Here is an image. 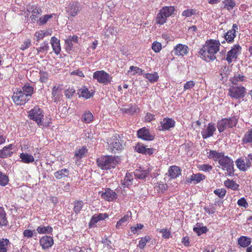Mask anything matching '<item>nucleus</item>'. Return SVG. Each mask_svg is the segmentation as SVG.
Segmentation results:
<instances>
[{"instance_id": "obj_1", "label": "nucleus", "mask_w": 252, "mask_h": 252, "mask_svg": "<svg viewBox=\"0 0 252 252\" xmlns=\"http://www.w3.org/2000/svg\"><path fill=\"white\" fill-rule=\"evenodd\" d=\"M220 42L215 39H208L200 49L198 54L206 62L214 61L216 54L220 51Z\"/></svg>"}, {"instance_id": "obj_2", "label": "nucleus", "mask_w": 252, "mask_h": 252, "mask_svg": "<svg viewBox=\"0 0 252 252\" xmlns=\"http://www.w3.org/2000/svg\"><path fill=\"white\" fill-rule=\"evenodd\" d=\"M208 157L215 161H218L221 169L224 171H226L229 176H231L234 174L233 159L227 156L224 155V153H219L216 151L210 150Z\"/></svg>"}, {"instance_id": "obj_3", "label": "nucleus", "mask_w": 252, "mask_h": 252, "mask_svg": "<svg viewBox=\"0 0 252 252\" xmlns=\"http://www.w3.org/2000/svg\"><path fill=\"white\" fill-rule=\"evenodd\" d=\"M118 157L112 156H104L97 159V165L102 170H109L114 168L119 163Z\"/></svg>"}, {"instance_id": "obj_4", "label": "nucleus", "mask_w": 252, "mask_h": 252, "mask_svg": "<svg viewBox=\"0 0 252 252\" xmlns=\"http://www.w3.org/2000/svg\"><path fill=\"white\" fill-rule=\"evenodd\" d=\"M28 116L30 119L35 121L39 126H47L51 123L50 121L45 123L43 122L44 116L43 111L37 106L29 111Z\"/></svg>"}, {"instance_id": "obj_5", "label": "nucleus", "mask_w": 252, "mask_h": 252, "mask_svg": "<svg viewBox=\"0 0 252 252\" xmlns=\"http://www.w3.org/2000/svg\"><path fill=\"white\" fill-rule=\"evenodd\" d=\"M237 119L235 117L223 118L217 123V127L220 132H222L227 128H232L237 124Z\"/></svg>"}, {"instance_id": "obj_6", "label": "nucleus", "mask_w": 252, "mask_h": 252, "mask_svg": "<svg viewBox=\"0 0 252 252\" xmlns=\"http://www.w3.org/2000/svg\"><path fill=\"white\" fill-rule=\"evenodd\" d=\"M108 150L114 153H119L123 149V146L117 136H114L107 141Z\"/></svg>"}, {"instance_id": "obj_7", "label": "nucleus", "mask_w": 252, "mask_h": 252, "mask_svg": "<svg viewBox=\"0 0 252 252\" xmlns=\"http://www.w3.org/2000/svg\"><path fill=\"white\" fill-rule=\"evenodd\" d=\"M246 93V89L242 86H232L229 89V95L235 99L243 98Z\"/></svg>"}, {"instance_id": "obj_8", "label": "nucleus", "mask_w": 252, "mask_h": 252, "mask_svg": "<svg viewBox=\"0 0 252 252\" xmlns=\"http://www.w3.org/2000/svg\"><path fill=\"white\" fill-rule=\"evenodd\" d=\"M93 78L96 80L99 83L107 84L112 81V77L110 74L104 70H99L93 73Z\"/></svg>"}, {"instance_id": "obj_9", "label": "nucleus", "mask_w": 252, "mask_h": 252, "mask_svg": "<svg viewBox=\"0 0 252 252\" xmlns=\"http://www.w3.org/2000/svg\"><path fill=\"white\" fill-rule=\"evenodd\" d=\"M12 99L16 104L22 105L28 102L30 98L20 90L13 93Z\"/></svg>"}, {"instance_id": "obj_10", "label": "nucleus", "mask_w": 252, "mask_h": 252, "mask_svg": "<svg viewBox=\"0 0 252 252\" xmlns=\"http://www.w3.org/2000/svg\"><path fill=\"white\" fill-rule=\"evenodd\" d=\"M242 48L239 44H235L231 47L226 55V60L228 63L235 60L240 54Z\"/></svg>"}, {"instance_id": "obj_11", "label": "nucleus", "mask_w": 252, "mask_h": 252, "mask_svg": "<svg viewBox=\"0 0 252 252\" xmlns=\"http://www.w3.org/2000/svg\"><path fill=\"white\" fill-rule=\"evenodd\" d=\"M99 194H100L102 199L109 202L113 201L118 197L116 192L109 188L106 189L104 192H99Z\"/></svg>"}, {"instance_id": "obj_12", "label": "nucleus", "mask_w": 252, "mask_h": 252, "mask_svg": "<svg viewBox=\"0 0 252 252\" xmlns=\"http://www.w3.org/2000/svg\"><path fill=\"white\" fill-rule=\"evenodd\" d=\"M27 11L29 12L32 13L30 18L32 21H37L38 16L40 15L42 12V10L41 8L36 6L33 4H29L27 7Z\"/></svg>"}, {"instance_id": "obj_13", "label": "nucleus", "mask_w": 252, "mask_h": 252, "mask_svg": "<svg viewBox=\"0 0 252 252\" xmlns=\"http://www.w3.org/2000/svg\"><path fill=\"white\" fill-rule=\"evenodd\" d=\"M39 244L43 250L48 249L53 246L54 240L52 237L45 235L40 239Z\"/></svg>"}, {"instance_id": "obj_14", "label": "nucleus", "mask_w": 252, "mask_h": 252, "mask_svg": "<svg viewBox=\"0 0 252 252\" xmlns=\"http://www.w3.org/2000/svg\"><path fill=\"white\" fill-rule=\"evenodd\" d=\"M134 150L137 152L145 155H151L154 153V150L153 148H147L143 144L138 143L135 146Z\"/></svg>"}, {"instance_id": "obj_15", "label": "nucleus", "mask_w": 252, "mask_h": 252, "mask_svg": "<svg viewBox=\"0 0 252 252\" xmlns=\"http://www.w3.org/2000/svg\"><path fill=\"white\" fill-rule=\"evenodd\" d=\"M174 55L176 56H184L189 52V48L186 45L178 44L174 48Z\"/></svg>"}, {"instance_id": "obj_16", "label": "nucleus", "mask_w": 252, "mask_h": 252, "mask_svg": "<svg viewBox=\"0 0 252 252\" xmlns=\"http://www.w3.org/2000/svg\"><path fill=\"white\" fill-rule=\"evenodd\" d=\"M80 11V7L78 3L76 2H70L66 7V11L68 14L71 16L77 15Z\"/></svg>"}, {"instance_id": "obj_17", "label": "nucleus", "mask_w": 252, "mask_h": 252, "mask_svg": "<svg viewBox=\"0 0 252 252\" xmlns=\"http://www.w3.org/2000/svg\"><path fill=\"white\" fill-rule=\"evenodd\" d=\"M138 137L144 140H153L154 136L151 134L149 130L146 127H143L137 131Z\"/></svg>"}, {"instance_id": "obj_18", "label": "nucleus", "mask_w": 252, "mask_h": 252, "mask_svg": "<svg viewBox=\"0 0 252 252\" xmlns=\"http://www.w3.org/2000/svg\"><path fill=\"white\" fill-rule=\"evenodd\" d=\"M237 167L241 171H246L251 166V162L247 159L246 158V161L242 158H238L236 161Z\"/></svg>"}, {"instance_id": "obj_19", "label": "nucleus", "mask_w": 252, "mask_h": 252, "mask_svg": "<svg viewBox=\"0 0 252 252\" xmlns=\"http://www.w3.org/2000/svg\"><path fill=\"white\" fill-rule=\"evenodd\" d=\"M78 37L77 35L68 36L64 41L66 50H72L74 44L78 43Z\"/></svg>"}, {"instance_id": "obj_20", "label": "nucleus", "mask_w": 252, "mask_h": 252, "mask_svg": "<svg viewBox=\"0 0 252 252\" xmlns=\"http://www.w3.org/2000/svg\"><path fill=\"white\" fill-rule=\"evenodd\" d=\"M216 130L215 124L213 123H209L207 128L203 130L201 132L203 138L206 139L212 136Z\"/></svg>"}, {"instance_id": "obj_21", "label": "nucleus", "mask_w": 252, "mask_h": 252, "mask_svg": "<svg viewBox=\"0 0 252 252\" xmlns=\"http://www.w3.org/2000/svg\"><path fill=\"white\" fill-rule=\"evenodd\" d=\"M152 168L149 167L147 169L144 168H139L135 170L134 172V176L139 179H144L148 175V174L152 171Z\"/></svg>"}, {"instance_id": "obj_22", "label": "nucleus", "mask_w": 252, "mask_h": 252, "mask_svg": "<svg viewBox=\"0 0 252 252\" xmlns=\"http://www.w3.org/2000/svg\"><path fill=\"white\" fill-rule=\"evenodd\" d=\"M175 121L169 118H165L160 122V126L163 130H168L175 126Z\"/></svg>"}, {"instance_id": "obj_23", "label": "nucleus", "mask_w": 252, "mask_h": 252, "mask_svg": "<svg viewBox=\"0 0 252 252\" xmlns=\"http://www.w3.org/2000/svg\"><path fill=\"white\" fill-rule=\"evenodd\" d=\"M14 145L12 144L3 147V148L0 150V158H4L11 157L13 153L12 151Z\"/></svg>"}, {"instance_id": "obj_24", "label": "nucleus", "mask_w": 252, "mask_h": 252, "mask_svg": "<svg viewBox=\"0 0 252 252\" xmlns=\"http://www.w3.org/2000/svg\"><path fill=\"white\" fill-rule=\"evenodd\" d=\"M77 94L79 97H82L86 99H88L93 96L94 92L93 90L90 91L88 88L84 86L78 90Z\"/></svg>"}, {"instance_id": "obj_25", "label": "nucleus", "mask_w": 252, "mask_h": 252, "mask_svg": "<svg viewBox=\"0 0 252 252\" xmlns=\"http://www.w3.org/2000/svg\"><path fill=\"white\" fill-rule=\"evenodd\" d=\"M238 30V26L236 24L232 26L231 30H229L225 35V39L227 42H230L233 41L236 37V32Z\"/></svg>"}, {"instance_id": "obj_26", "label": "nucleus", "mask_w": 252, "mask_h": 252, "mask_svg": "<svg viewBox=\"0 0 252 252\" xmlns=\"http://www.w3.org/2000/svg\"><path fill=\"white\" fill-rule=\"evenodd\" d=\"M205 175L201 173L193 174L189 177L187 178L186 181L189 183H191L192 182H194V184H197L205 179Z\"/></svg>"}, {"instance_id": "obj_27", "label": "nucleus", "mask_w": 252, "mask_h": 252, "mask_svg": "<svg viewBox=\"0 0 252 252\" xmlns=\"http://www.w3.org/2000/svg\"><path fill=\"white\" fill-rule=\"evenodd\" d=\"M53 228L50 225H40L36 229V233L39 234H50L53 232Z\"/></svg>"}, {"instance_id": "obj_28", "label": "nucleus", "mask_w": 252, "mask_h": 252, "mask_svg": "<svg viewBox=\"0 0 252 252\" xmlns=\"http://www.w3.org/2000/svg\"><path fill=\"white\" fill-rule=\"evenodd\" d=\"M52 97L55 102L60 100L62 94V88L59 86H54L52 89Z\"/></svg>"}, {"instance_id": "obj_29", "label": "nucleus", "mask_w": 252, "mask_h": 252, "mask_svg": "<svg viewBox=\"0 0 252 252\" xmlns=\"http://www.w3.org/2000/svg\"><path fill=\"white\" fill-rule=\"evenodd\" d=\"M51 44L55 53L57 55L59 54L61 50L60 40L55 36L52 37L51 39Z\"/></svg>"}, {"instance_id": "obj_30", "label": "nucleus", "mask_w": 252, "mask_h": 252, "mask_svg": "<svg viewBox=\"0 0 252 252\" xmlns=\"http://www.w3.org/2000/svg\"><path fill=\"white\" fill-rule=\"evenodd\" d=\"M19 157L21 162L24 163L29 164L33 162L34 160L33 156L27 153H22Z\"/></svg>"}, {"instance_id": "obj_31", "label": "nucleus", "mask_w": 252, "mask_h": 252, "mask_svg": "<svg viewBox=\"0 0 252 252\" xmlns=\"http://www.w3.org/2000/svg\"><path fill=\"white\" fill-rule=\"evenodd\" d=\"M168 173L171 179H175L181 175V170L178 166H171L168 169Z\"/></svg>"}, {"instance_id": "obj_32", "label": "nucleus", "mask_w": 252, "mask_h": 252, "mask_svg": "<svg viewBox=\"0 0 252 252\" xmlns=\"http://www.w3.org/2000/svg\"><path fill=\"white\" fill-rule=\"evenodd\" d=\"M51 34V32L50 30H39L35 32L34 36L36 38V41L38 42L42 40L45 36Z\"/></svg>"}, {"instance_id": "obj_33", "label": "nucleus", "mask_w": 252, "mask_h": 252, "mask_svg": "<svg viewBox=\"0 0 252 252\" xmlns=\"http://www.w3.org/2000/svg\"><path fill=\"white\" fill-rule=\"evenodd\" d=\"M174 11L175 8L172 6L163 7L159 10L161 14L165 16L166 18L171 16L174 13Z\"/></svg>"}, {"instance_id": "obj_34", "label": "nucleus", "mask_w": 252, "mask_h": 252, "mask_svg": "<svg viewBox=\"0 0 252 252\" xmlns=\"http://www.w3.org/2000/svg\"><path fill=\"white\" fill-rule=\"evenodd\" d=\"M133 175L132 173H126L122 185L124 187H128L132 184Z\"/></svg>"}, {"instance_id": "obj_35", "label": "nucleus", "mask_w": 252, "mask_h": 252, "mask_svg": "<svg viewBox=\"0 0 252 252\" xmlns=\"http://www.w3.org/2000/svg\"><path fill=\"white\" fill-rule=\"evenodd\" d=\"M49 48V46L48 45V42L44 41L40 44L39 47L36 48V51L38 54L45 55L47 53Z\"/></svg>"}, {"instance_id": "obj_36", "label": "nucleus", "mask_w": 252, "mask_h": 252, "mask_svg": "<svg viewBox=\"0 0 252 252\" xmlns=\"http://www.w3.org/2000/svg\"><path fill=\"white\" fill-rule=\"evenodd\" d=\"M25 94L30 98L32 95L33 94L34 90L33 87L29 84L25 85L21 90Z\"/></svg>"}, {"instance_id": "obj_37", "label": "nucleus", "mask_w": 252, "mask_h": 252, "mask_svg": "<svg viewBox=\"0 0 252 252\" xmlns=\"http://www.w3.org/2000/svg\"><path fill=\"white\" fill-rule=\"evenodd\" d=\"M238 244L242 247L245 248L251 244V239L247 236H241L238 240Z\"/></svg>"}, {"instance_id": "obj_38", "label": "nucleus", "mask_w": 252, "mask_h": 252, "mask_svg": "<svg viewBox=\"0 0 252 252\" xmlns=\"http://www.w3.org/2000/svg\"><path fill=\"white\" fill-rule=\"evenodd\" d=\"M129 220V216L125 215L123 218H122L119 221L117 222L116 227L117 229H120L124 225H126L128 222Z\"/></svg>"}, {"instance_id": "obj_39", "label": "nucleus", "mask_w": 252, "mask_h": 252, "mask_svg": "<svg viewBox=\"0 0 252 252\" xmlns=\"http://www.w3.org/2000/svg\"><path fill=\"white\" fill-rule=\"evenodd\" d=\"M243 143H252V128L245 132L242 140Z\"/></svg>"}, {"instance_id": "obj_40", "label": "nucleus", "mask_w": 252, "mask_h": 252, "mask_svg": "<svg viewBox=\"0 0 252 252\" xmlns=\"http://www.w3.org/2000/svg\"><path fill=\"white\" fill-rule=\"evenodd\" d=\"M143 76L147 79L151 83H154L158 81V75L157 72H155L153 73H144Z\"/></svg>"}, {"instance_id": "obj_41", "label": "nucleus", "mask_w": 252, "mask_h": 252, "mask_svg": "<svg viewBox=\"0 0 252 252\" xmlns=\"http://www.w3.org/2000/svg\"><path fill=\"white\" fill-rule=\"evenodd\" d=\"M9 241L7 239H0V252H7Z\"/></svg>"}, {"instance_id": "obj_42", "label": "nucleus", "mask_w": 252, "mask_h": 252, "mask_svg": "<svg viewBox=\"0 0 252 252\" xmlns=\"http://www.w3.org/2000/svg\"><path fill=\"white\" fill-rule=\"evenodd\" d=\"M69 171L67 169H63L54 173V176L57 179H61L63 177H67Z\"/></svg>"}, {"instance_id": "obj_43", "label": "nucleus", "mask_w": 252, "mask_h": 252, "mask_svg": "<svg viewBox=\"0 0 252 252\" xmlns=\"http://www.w3.org/2000/svg\"><path fill=\"white\" fill-rule=\"evenodd\" d=\"M8 221L6 218V213L2 208L0 207V226H6Z\"/></svg>"}, {"instance_id": "obj_44", "label": "nucleus", "mask_w": 252, "mask_h": 252, "mask_svg": "<svg viewBox=\"0 0 252 252\" xmlns=\"http://www.w3.org/2000/svg\"><path fill=\"white\" fill-rule=\"evenodd\" d=\"M151 240V237L149 235H146L144 237L140 239L137 247L139 249L143 250L144 249L146 244Z\"/></svg>"}, {"instance_id": "obj_45", "label": "nucleus", "mask_w": 252, "mask_h": 252, "mask_svg": "<svg viewBox=\"0 0 252 252\" xmlns=\"http://www.w3.org/2000/svg\"><path fill=\"white\" fill-rule=\"evenodd\" d=\"M224 184L227 188L234 190H237L238 189L239 185L233 180L227 179L224 181Z\"/></svg>"}, {"instance_id": "obj_46", "label": "nucleus", "mask_w": 252, "mask_h": 252, "mask_svg": "<svg viewBox=\"0 0 252 252\" xmlns=\"http://www.w3.org/2000/svg\"><path fill=\"white\" fill-rule=\"evenodd\" d=\"M120 110L123 113H128L130 114H133L139 110V108L137 106H130L128 108L122 107Z\"/></svg>"}, {"instance_id": "obj_47", "label": "nucleus", "mask_w": 252, "mask_h": 252, "mask_svg": "<svg viewBox=\"0 0 252 252\" xmlns=\"http://www.w3.org/2000/svg\"><path fill=\"white\" fill-rule=\"evenodd\" d=\"M167 18L165 16L161 14V13L159 11L156 17V23L160 25H163L166 23Z\"/></svg>"}, {"instance_id": "obj_48", "label": "nucleus", "mask_w": 252, "mask_h": 252, "mask_svg": "<svg viewBox=\"0 0 252 252\" xmlns=\"http://www.w3.org/2000/svg\"><path fill=\"white\" fill-rule=\"evenodd\" d=\"M245 81V77L243 75L238 74L234 75V76L232 78L231 82L233 84L236 85L239 82H243Z\"/></svg>"}, {"instance_id": "obj_49", "label": "nucleus", "mask_w": 252, "mask_h": 252, "mask_svg": "<svg viewBox=\"0 0 252 252\" xmlns=\"http://www.w3.org/2000/svg\"><path fill=\"white\" fill-rule=\"evenodd\" d=\"M128 72H132V75H135L136 74H138L139 75H143L144 73V71L142 70L141 68L134 66H131L129 68V70Z\"/></svg>"}, {"instance_id": "obj_50", "label": "nucleus", "mask_w": 252, "mask_h": 252, "mask_svg": "<svg viewBox=\"0 0 252 252\" xmlns=\"http://www.w3.org/2000/svg\"><path fill=\"white\" fill-rule=\"evenodd\" d=\"M23 234L24 238L30 239L32 238L33 236H36L37 233L34 230L25 229L24 230Z\"/></svg>"}, {"instance_id": "obj_51", "label": "nucleus", "mask_w": 252, "mask_h": 252, "mask_svg": "<svg viewBox=\"0 0 252 252\" xmlns=\"http://www.w3.org/2000/svg\"><path fill=\"white\" fill-rule=\"evenodd\" d=\"M83 202L82 201H77L74 202L73 210L76 214L80 213V211L82 209L83 206Z\"/></svg>"}, {"instance_id": "obj_52", "label": "nucleus", "mask_w": 252, "mask_h": 252, "mask_svg": "<svg viewBox=\"0 0 252 252\" xmlns=\"http://www.w3.org/2000/svg\"><path fill=\"white\" fill-rule=\"evenodd\" d=\"M224 4V7L227 10H230L235 7L236 2L234 0H225Z\"/></svg>"}, {"instance_id": "obj_53", "label": "nucleus", "mask_w": 252, "mask_h": 252, "mask_svg": "<svg viewBox=\"0 0 252 252\" xmlns=\"http://www.w3.org/2000/svg\"><path fill=\"white\" fill-rule=\"evenodd\" d=\"M52 17L53 14L45 15L38 19V21L37 22L39 23V25H43L45 24L47 21Z\"/></svg>"}, {"instance_id": "obj_54", "label": "nucleus", "mask_w": 252, "mask_h": 252, "mask_svg": "<svg viewBox=\"0 0 252 252\" xmlns=\"http://www.w3.org/2000/svg\"><path fill=\"white\" fill-rule=\"evenodd\" d=\"M93 114L90 112H86L82 117V121L86 123H91L93 121Z\"/></svg>"}, {"instance_id": "obj_55", "label": "nucleus", "mask_w": 252, "mask_h": 252, "mask_svg": "<svg viewBox=\"0 0 252 252\" xmlns=\"http://www.w3.org/2000/svg\"><path fill=\"white\" fill-rule=\"evenodd\" d=\"M158 231L162 234L163 239H169L172 237L170 231L167 228L159 229Z\"/></svg>"}, {"instance_id": "obj_56", "label": "nucleus", "mask_w": 252, "mask_h": 252, "mask_svg": "<svg viewBox=\"0 0 252 252\" xmlns=\"http://www.w3.org/2000/svg\"><path fill=\"white\" fill-rule=\"evenodd\" d=\"M197 168L199 170L204 172H209L211 171L213 167L212 165L208 164H199L197 165Z\"/></svg>"}, {"instance_id": "obj_57", "label": "nucleus", "mask_w": 252, "mask_h": 252, "mask_svg": "<svg viewBox=\"0 0 252 252\" xmlns=\"http://www.w3.org/2000/svg\"><path fill=\"white\" fill-rule=\"evenodd\" d=\"M8 181V177L1 172H0V185L2 186H6Z\"/></svg>"}, {"instance_id": "obj_58", "label": "nucleus", "mask_w": 252, "mask_h": 252, "mask_svg": "<svg viewBox=\"0 0 252 252\" xmlns=\"http://www.w3.org/2000/svg\"><path fill=\"white\" fill-rule=\"evenodd\" d=\"M196 13V10L193 9H187L182 12V15L186 17H189L192 15H195Z\"/></svg>"}, {"instance_id": "obj_59", "label": "nucleus", "mask_w": 252, "mask_h": 252, "mask_svg": "<svg viewBox=\"0 0 252 252\" xmlns=\"http://www.w3.org/2000/svg\"><path fill=\"white\" fill-rule=\"evenodd\" d=\"M161 44L158 41H154L152 45V49L156 53L159 52L161 50Z\"/></svg>"}, {"instance_id": "obj_60", "label": "nucleus", "mask_w": 252, "mask_h": 252, "mask_svg": "<svg viewBox=\"0 0 252 252\" xmlns=\"http://www.w3.org/2000/svg\"><path fill=\"white\" fill-rule=\"evenodd\" d=\"M156 188L157 189V190L161 191V192H164L168 188V186L166 184H163L162 183H158L156 185Z\"/></svg>"}, {"instance_id": "obj_61", "label": "nucleus", "mask_w": 252, "mask_h": 252, "mask_svg": "<svg viewBox=\"0 0 252 252\" xmlns=\"http://www.w3.org/2000/svg\"><path fill=\"white\" fill-rule=\"evenodd\" d=\"M31 45V40L30 39H27L25 40L23 43L21 44L20 49L22 51H24L29 48Z\"/></svg>"}, {"instance_id": "obj_62", "label": "nucleus", "mask_w": 252, "mask_h": 252, "mask_svg": "<svg viewBox=\"0 0 252 252\" xmlns=\"http://www.w3.org/2000/svg\"><path fill=\"white\" fill-rule=\"evenodd\" d=\"M87 150L84 147H82L80 149L75 151V156L79 158H82L86 153Z\"/></svg>"}, {"instance_id": "obj_63", "label": "nucleus", "mask_w": 252, "mask_h": 252, "mask_svg": "<svg viewBox=\"0 0 252 252\" xmlns=\"http://www.w3.org/2000/svg\"><path fill=\"white\" fill-rule=\"evenodd\" d=\"M75 90L74 88H68L65 91L64 94L67 98L70 99L75 94Z\"/></svg>"}, {"instance_id": "obj_64", "label": "nucleus", "mask_w": 252, "mask_h": 252, "mask_svg": "<svg viewBox=\"0 0 252 252\" xmlns=\"http://www.w3.org/2000/svg\"><path fill=\"white\" fill-rule=\"evenodd\" d=\"M204 210L206 213L209 215L213 214L215 213L216 209L215 207L212 205H210L206 206Z\"/></svg>"}]
</instances>
